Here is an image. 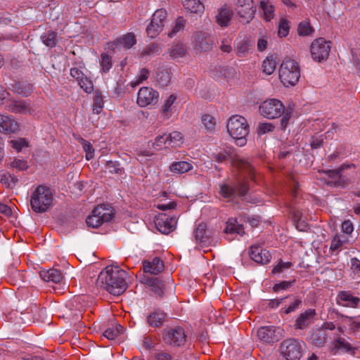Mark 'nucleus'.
Masks as SVG:
<instances>
[{
    "label": "nucleus",
    "mask_w": 360,
    "mask_h": 360,
    "mask_svg": "<svg viewBox=\"0 0 360 360\" xmlns=\"http://www.w3.org/2000/svg\"><path fill=\"white\" fill-rule=\"evenodd\" d=\"M11 90L18 95L29 96L32 92V86L28 82H15L11 84Z\"/></svg>",
    "instance_id": "28"
},
{
    "label": "nucleus",
    "mask_w": 360,
    "mask_h": 360,
    "mask_svg": "<svg viewBox=\"0 0 360 360\" xmlns=\"http://www.w3.org/2000/svg\"><path fill=\"white\" fill-rule=\"evenodd\" d=\"M186 23V20L182 17H178L175 22L174 25L172 27V30L167 32V35L169 37H173L175 36L179 32L182 31L185 27Z\"/></svg>",
    "instance_id": "44"
},
{
    "label": "nucleus",
    "mask_w": 360,
    "mask_h": 360,
    "mask_svg": "<svg viewBox=\"0 0 360 360\" xmlns=\"http://www.w3.org/2000/svg\"><path fill=\"white\" fill-rule=\"evenodd\" d=\"M301 303L300 299L295 298L289 306L282 308L281 311L285 314H290L298 309Z\"/></svg>",
    "instance_id": "60"
},
{
    "label": "nucleus",
    "mask_w": 360,
    "mask_h": 360,
    "mask_svg": "<svg viewBox=\"0 0 360 360\" xmlns=\"http://www.w3.org/2000/svg\"><path fill=\"white\" fill-rule=\"evenodd\" d=\"M220 188V194L221 196H223L225 198H231L235 192L236 189L232 188L231 186H229L226 184H221L219 186Z\"/></svg>",
    "instance_id": "58"
},
{
    "label": "nucleus",
    "mask_w": 360,
    "mask_h": 360,
    "mask_svg": "<svg viewBox=\"0 0 360 360\" xmlns=\"http://www.w3.org/2000/svg\"><path fill=\"white\" fill-rule=\"evenodd\" d=\"M349 241L348 237L336 234L331 240L330 250L332 251H340L342 247Z\"/></svg>",
    "instance_id": "36"
},
{
    "label": "nucleus",
    "mask_w": 360,
    "mask_h": 360,
    "mask_svg": "<svg viewBox=\"0 0 360 360\" xmlns=\"http://www.w3.org/2000/svg\"><path fill=\"white\" fill-rule=\"evenodd\" d=\"M250 256L257 263L266 264L271 260V255L269 250L259 245H254L250 248Z\"/></svg>",
    "instance_id": "21"
},
{
    "label": "nucleus",
    "mask_w": 360,
    "mask_h": 360,
    "mask_svg": "<svg viewBox=\"0 0 360 360\" xmlns=\"http://www.w3.org/2000/svg\"><path fill=\"white\" fill-rule=\"evenodd\" d=\"M40 276L44 281L47 282H53L54 283H60L62 279L60 271L54 269L41 271L40 273Z\"/></svg>",
    "instance_id": "33"
},
{
    "label": "nucleus",
    "mask_w": 360,
    "mask_h": 360,
    "mask_svg": "<svg viewBox=\"0 0 360 360\" xmlns=\"http://www.w3.org/2000/svg\"><path fill=\"white\" fill-rule=\"evenodd\" d=\"M327 184L334 187L345 188L359 179V170L354 164H343L340 168L323 172Z\"/></svg>",
    "instance_id": "2"
},
{
    "label": "nucleus",
    "mask_w": 360,
    "mask_h": 360,
    "mask_svg": "<svg viewBox=\"0 0 360 360\" xmlns=\"http://www.w3.org/2000/svg\"><path fill=\"white\" fill-rule=\"evenodd\" d=\"M183 143V136L179 131H173L169 134L159 136V148L164 145L165 148L179 147Z\"/></svg>",
    "instance_id": "20"
},
{
    "label": "nucleus",
    "mask_w": 360,
    "mask_h": 360,
    "mask_svg": "<svg viewBox=\"0 0 360 360\" xmlns=\"http://www.w3.org/2000/svg\"><path fill=\"white\" fill-rule=\"evenodd\" d=\"M268 39L269 36L267 34H261L259 37L257 44V49L258 51L262 52L266 50L268 46Z\"/></svg>",
    "instance_id": "61"
},
{
    "label": "nucleus",
    "mask_w": 360,
    "mask_h": 360,
    "mask_svg": "<svg viewBox=\"0 0 360 360\" xmlns=\"http://www.w3.org/2000/svg\"><path fill=\"white\" fill-rule=\"evenodd\" d=\"M331 49V42L323 38H318L313 41L310 47V52L314 60L321 62L326 60Z\"/></svg>",
    "instance_id": "11"
},
{
    "label": "nucleus",
    "mask_w": 360,
    "mask_h": 360,
    "mask_svg": "<svg viewBox=\"0 0 360 360\" xmlns=\"http://www.w3.org/2000/svg\"><path fill=\"white\" fill-rule=\"evenodd\" d=\"M176 97L174 94L169 95L165 101L160 112L162 120H168L171 117L174 108V104Z\"/></svg>",
    "instance_id": "27"
},
{
    "label": "nucleus",
    "mask_w": 360,
    "mask_h": 360,
    "mask_svg": "<svg viewBox=\"0 0 360 360\" xmlns=\"http://www.w3.org/2000/svg\"><path fill=\"white\" fill-rule=\"evenodd\" d=\"M213 41L211 36L204 32L198 31L194 34V46L199 51H208L212 49Z\"/></svg>",
    "instance_id": "15"
},
{
    "label": "nucleus",
    "mask_w": 360,
    "mask_h": 360,
    "mask_svg": "<svg viewBox=\"0 0 360 360\" xmlns=\"http://www.w3.org/2000/svg\"><path fill=\"white\" fill-rule=\"evenodd\" d=\"M293 283H294V281H284L279 283H276L273 287V290L275 292H277L280 291L281 290H286L288 288L291 287Z\"/></svg>",
    "instance_id": "64"
},
{
    "label": "nucleus",
    "mask_w": 360,
    "mask_h": 360,
    "mask_svg": "<svg viewBox=\"0 0 360 360\" xmlns=\"http://www.w3.org/2000/svg\"><path fill=\"white\" fill-rule=\"evenodd\" d=\"M176 203L169 202L168 203H160L159 210V232L163 234H169L176 229L177 224L176 214L174 213Z\"/></svg>",
    "instance_id": "5"
},
{
    "label": "nucleus",
    "mask_w": 360,
    "mask_h": 360,
    "mask_svg": "<svg viewBox=\"0 0 360 360\" xmlns=\"http://www.w3.org/2000/svg\"><path fill=\"white\" fill-rule=\"evenodd\" d=\"M1 183L8 188H14L18 183V177L9 172L4 173L1 176Z\"/></svg>",
    "instance_id": "42"
},
{
    "label": "nucleus",
    "mask_w": 360,
    "mask_h": 360,
    "mask_svg": "<svg viewBox=\"0 0 360 360\" xmlns=\"http://www.w3.org/2000/svg\"><path fill=\"white\" fill-rule=\"evenodd\" d=\"M300 77L298 63L292 59H285L279 68V79L285 86H294Z\"/></svg>",
    "instance_id": "6"
},
{
    "label": "nucleus",
    "mask_w": 360,
    "mask_h": 360,
    "mask_svg": "<svg viewBox=\"0 0 360 360\" xmlns=\"http://www.w3.org/2000/svg\"><path fill=\"white\" fill-rule=\"evenodd\" d=\"M170 75L171 72L167 68L162 69L160 72H159V85H167L170 82Z\"/></svg>",
    "instance_id": "54"
},
{
    "label": "nucleus",
    "mask_w": 360,
    "mask_h": 360,
    "mask_svg": "<svg viewBox=\"0 0 360 360\" xmlns=\"http://www.w3.org/2000/svg\"><path fill=\"white\" fill-rule=\"evenodd\" d=\"M127 273L117 266H107L98 276L103 288L113 295L123 293L127 287Z\"/></svg>",
    "instance_id": "1"
},
{
    "label": "nucleus",
    "mask_w": 360,
    "mask_h": 360,
    "mask_svg": "<svg viewBox=\"0 0 360 360\" xmlns=\"http://www.w3.org/2000/svg\"><path fill=\"white\" fill-rule=\"evenodd\" d=\"M192 169V164L186 161L174 162L169 166V171L175 174H183Z\"/></svg>",
    "instance_id": "32"
},
{
    "label": "nucleus",
    "mask_w": 360,
    "mask_h": 360,
    "mask_svg": "<svg viewBox=\"0 0 360 360\" xmlns=\"http://www.w3.org/2000/svg\"><path fill=\"white\" fill-rule=\"evenodd\" d=\"M78 84L79 86L87 94H91L94 91L92 82L86 76L79 79Z\"/></svg>",
    "instance_id": "51"
},
{
    "label": "nucleus",
    "mask_w": 360,
    "mask_h": 360,
    "mask_svg": "<svg viewBox=\"0 0 360 360\" xmlns=\"http://www.w3.org/2000/svg\"><path fill=\"white\" fill-rule=\"evenodd\" d=\"M136 44V35L132 32H128L120 36L113 41L115 48L120 49H129Z\"/></svg>",
    "instance_id": "22"
},
{
    "label": "nucleus",
    "mask_w": 360,
    "mask_h": 360,
    "mask_svg": "<svg viewBox=\"0 0 360 360\" xmlns=\"http://www.w3.org/2000/svg\"><path fill=\"white\" fill-rule=\"evenodd\" d=\"M18 129V124L11 116L0 115V132L14 133Z\"/></svg>",
    "instance_id": "23"
},
{
    "label": "nucleus",
    "mask_w": 360,
    "mask_h": 360,
    "mask_svg": "<svg viewBox=\"0 0 360 360\" xmlns=\"http://www.w3.org/2000/svg\"><path fill=\"white\" fill-rule=\"evenodd\" d=\"M236 11L243 22L249 23L255 17L257 7L253 0H237Z\"/></svg>",
    "instance_id": "13"
},
{
    "label": "nucleus",
    "mask_w": 360,
    "mask_h": 360,
    "mask_svg": "<svg viewBox=\"0 0 360 360\" xmlns=\"http://www.w3.org/2000/svg\"><path fill=\"white\" fill-rule=\"evenodd\" d=\"M261 115L268 119L281 117L285 111V106L281 101L271 98L262 102L259 108Z\"/></svg>",
    "instance_id": "10"
},
{
    "label": "nucleus",
    "mask_w": 360,
    "mask_h": 360,
    "mask_svg": "<svg viewBox=\"0 0 360 360\" xmlns=\"http://www.w3.org/2000/svg\"><path fill=\"white\" fill-rule=\"evenodd\" d=\"M147 323L149 326L156 328L158 327V311L154 309L146 316Z\"/></svg>",
    "instance_id": "59"
},
{
    "label": "nucleus",
    "mask_w": 360,
    "mask_h": 360,
    "mask_svg": "<svg viewBox=\"0 0 360 360\" xmlns=\"http://www.w3.org/2000/svg\"><path fill=\"white\" fill-rule=\"evenodd\" d=\"M205 225L203 224H199L195 230L194 231V237L197 242L203 243L205 242Z\"/></svg>",
    "instance_id": "56"
},
{
    "label": "nucleus",
    "mask_w": 360,
    "mask_h": 360,
    "mask_svg": "<svg viewBox=\"0 0 360 360\" xmlns=\"http://www.w3.org/2000/svg\"><path fill=\"white\" fill-rule=\"evenodd\" d=\"M233 71V69L228 68L215 67L214 69L211 70L210 75L214 79L219 80L223 77H229Z\"/></svg>",
    "instance_id": "38"
},
{
    "label": "nucleus",
    "mask_w": 360,
    "mask_h": 360,
    "mask_svg": "<svg viewBox=\"0 0 360 360\" xmlns=\"http://www.w3.org/2000/svg\"><path fill=\"white\" fill-rule=\"evenodd\" d=\"M149 72L146 69H142L136 78L131 82V86L132 87H135L140 84H141L143 81L146 80L148 77Z\"/></svg>",
    "instance_id": "53"
},
{
    "label": "nucleus",
    "mask_w": 360,
    "mask_h": 360,
    "mask_svg": "<svg viewBox=\"0 0 360 360\" xmlns=\"http://www.w3.org/2000/svg\"><path fill=\"white\" fill-rule=\"evenodd\" d=\"M226 235L236 233L243 236L245 233L243 226L238 223L236 218H230L227 222L224 229Z\"/></svg>",
    "instance_id": "29"
},
{
    "label": "nucleus",
    "mask_w": 360,
    "mask_h": 360,
    "mask_svg": "<svg viewBox=\"0 0 360 360\" xmlns=\"http://www.w3.org/2000/svg\"><path fill=\"white\" fill-rule=\"evenodd\" d=\"M233 16V11L231 6L224 4L217 9L214 16L216 23L221 27H226Z\"/></svg>",
    "instance_id": "17"
},
{
    "label": "nucleus",
    "mask_w": 360,
    "mask_h": 360,
    "mask_svg": "<svg viewBox=\"0 0 360 360\" xmlns=\"http://www.w3.org/2000/svg\"><path fill=\"white\" fill-rule=\"evenodd\" d=\"M169 56L172 58L183 57L186 53V49L181 43L174 44L168 50Z\"/></svg>",
    "instance_id": "40"
},
{
    "label": "nucleus",
    "mask_w": 360,
    "mask_h": 360,
    "mask_svg": "<svg viewBox=\"0 0 360 360\" xmlns=\"http://www.w3.org/2000/svg\"><path fill=\"white\" fill-rule=\"evenodd\" d=\"M156 93L149 87H142L139 89L137 95V104L141 107L150 105L156 101Z\"/></svg>",
    "instance_id": "19"
},
{
    "label": "nucleus",
    "mask_w": 360,
    "mask_h": 360,
    "mask_svg": "<svg viewBox=\"0 0 360 360\" xmlns=\"http://www.w3.org/2000/svg\"><path fill=\"white\" fill-rule=\"evenodd\" d=\"M158 11L153 13V18L146 28V33L148 37L155 39L158 36V23L155 21V15Z\"/></svg>",
    "instance_id": "49"
},
{
    "label": "nucleus",
    "mask_w": 360,
    "mask_h": 360,
    "mask_svg": "<svg viewBox=\"0 0 360 360\" xmlns=\"http://www.w3.org/2000/svg\"><path fill=\"white\" fill-rule=\"evenodd\" d=\"M103 108V97L100 94H96L94 98L93 111L96 114H99Z\"/></svg>",
    "instance_id": "55"
},
{
    "label": "nucleus",
    "mask_w": 360,
    "mask_h": 360,
    "mask_svg": "<svg viewBox=\"0 0 360 360\" xmlns=\"http://www.w3.org/2000/svg\"><path fill=\"white\" fill-rule=\"evenodd\" d=\"M338 304L346 307H356L359 302V299L353 296L351 293L345 291L340 292L337 296Z\"/></svg>",
    "instance_id": "24"
},
{
    "label": "nucleus",
    "mask_w": 360,
    "mask_h": 360,
    "mask_svg": "<svg viewBox=\"0 0 360 360\" xmlns=\"http://www.w3.org/2000/svg\"><path fill=\"white\" fill-rule=\"evenodd\" d=\"M305 344L298 340L289 339L280 346L281 353L287 360H299L305 350Z\"/></svg>",
    "instance_id": "9"
},
{
    "label": "nucleus",
    "mask_w": 360,
    "mask_h": 360,
    "mask_svg": "<svg viewBox=\"0 0 360 360\" xmlns=\"http://www.w3.org/2000/svg\"><path fill=\"white\" fill-rule=\"evenodd\" d=\"M275 127L270 122H262L258 124L257 133L259 135L265 134L266 133L273 131Z\"/></svg>",
    "instance_id": "57"
},
{
    "label": "nucleus",
    "mask_w": 360,
    "mask_h": 360,
    "mask_svg": "<svg viewBox=\"0 0 360 360\" xmlns=\"http://www.w3.org/2000/svg\"><path fill=\"white\" fill-rule=\"evenodd\" d=\"M42 42L48 47L53 48L56 44V33L53 31H49L41 35Z\"/></svg>",
    "instance_id": "47"
},
{
    "label": "nucleus",
    "mask_w": 360,
    "mask_h": 360,
    "mask_svg": "<svg viewBox=\"0 0 360 360\" xmlns=\"http://www.w3.org/2000/svg\"><path fill=\"white\" fill-rule=\"evenodd\" d=\"M283 336V330L273 326H262L257 330L258 338L264 342L273 343L278 341Z\"/></svg>",
    "instance_id": "14"
},
{
    "label": "nucleus",
    "mask_w": 360,
    "mask_h": 360,
    "mask_svg": "<svg viewBox=\"0 0 360 360\" xmlns=\"http://www.w3.org/2000/svg\"><path fill=\"white\" fill-rule=\"evenodd\" d=\"M314 32L309 20H303L299 23L297 27V34L300 36L306 37L311 35Z\"/></svg>",
    "instance_id": "46"
},
{
    "label": "nucleus",
    "mask_w": 360,
    "mask_h": 360,
    "mask_svg": "<svg viewBox=\"0 0 360 360\" xmlns=\"http://www.w3.org/2000/svg\"><path fill=\"white\" fill-rule=\"evenodd\" d=\"M122 330L123 327L120 324L115 323L103 332V336L108 340H115L122 332Z\"/></svg>",
    "instance_id": "39"
},
{
    "label": "nucleus",
    "mask_w": 360,
    "mask_h": 360,
    "mask_svg": "<svg viewBox=\"0 0 360 360\" xmlns=\"http://www.w3.org/2000/svg\"><path fill=\"white\" fill-rule=\"evenodd\" d=\"M201 122L204 128L208 131H214L217 125L216 118L209 114L202 116Z\"/></svg>",
    "instance_id": "45"
},
{
    "label": "nucleus",
    "mask_w": 360,
    "mask_h": 360,
    "mask_svg": "<svg viewBox=\"0 0 360 360\" xmlns=\"http://www.w3.org/2000/svg\"><path fill=\"white\" fill-rule=\"evenodd\" d=\"M143 274L141 283L146 285L150 290H158V257L152 259H145L143 262Z\"/></svg>",
    "instance_id": "7"
},
{
    "label": "nucleus",
    "mask_w": 360,
    "mask_h": 360,
    "mask_svg": "<svg viewBox=\"0 0 360 360\" xmlns=\"http://www.w3.org/2000/svg\"><path fill=\"white\" fill-rule=\"evenodd\" d=\"M277 63L273 56L266 57L262 63V71L266 75H271L276 70Z\"/></svg>",
    "instance_id": "41"
},
{
    "label": "nucleus",
    "mask_w": 360,
    "mask_h": 360,
    "mask_svg": "<svg viewBox=\"0 0 360 360\" xmlns=\"http://www.w3.org/2000/svg\"><path fill=\"white\" fill-rule=\"evenodd\" d=\"M164 342L173 347H181L186 342L187 336L183 328L176 326L165 330L162 334Z\"/></svg>",
    "instance_id": "12"
},
{
    "label": "nucleus",
    "mask_w": 360,
    "mask_h": 360,
    "mask_svg": "<svg viewBox=\"0 0 360 360\" xmlns=\"http://www.w3.org/2000/svg\"><path fill=\"white\" fill-rule=\"evenodd\" d=\"M184 9L191 13L202 15L205 6L200 0H182Z\"/></svg>",
    "instance_id": "26"
},
{
    "label": "nucleus",
    "mask_w": 360,
    "mask_h": 360,
    "mask_svg": "<svg viewBox=\"0 0 360 360\" xmlns=\"http://www.w3.org/2000/svg\"><path fill=\"white\" fill-rule=\"evenodd\" d=\"M11 94L3 86H0V105H5L10 101Z\"/></svg>",
    "instance_id": "63"
},
{
    "label": "nucleus",
    "mask_w": 360,
    "mask_h": 360,
    "mask_svg": "<svg viewBox=\"0 0 360 360\" xmlns=\"http://www.w3.org/2000/svg\"><path fill=\"white\" fill-rule=\"evenodd\" d=\"M112 207L105 205L96 207L87 217L86 223L88 226L98 228L105 222H109L112 219Z\"/></svg>",
    "instance_id": "8"
},
{
    "label": "nucleus",
    "mask_w": 360,
    "mask_h": 360,
    "mask_svg": "<svg viewBox=\"0 0 360 360\" xmlns=\"http://www.w3.org/2000/svg\"><path fill=\"white\" fill-rule=\"evenodd\" d=\"M316 315L314 309H308L301 313L295 321V329L304 330L309 327L314 323Z\"/></svg>",
    "instance_id": "18"
},
{
    "label": "nucleus",
    "mask_w": 360,
    "mask_h": 360,
    "mask_svg": "<svg viewBox=\"0 0 360 360\" xmlns=\"http://www.w3.org/2000/svg\"><path fill=\"white\" fill-rule=\"evenodd\" d=\"M251 45L248 41H243L239 44L236 49V55L238 57H245L250 50Z\"/></svg>",
    "instance_id": "52"
},
{
    "label": "nucleus",
    "mask_w": 360,
    "mask_h": 360,
    "mask_svg": "<svg viewBox=\"0 0 360 360\" xmlns=\"http://www.w3.org/2000/svg\"><path fill=\"white\" fill-rule=\"evenodd\" d=\"M263 11V18L266 22L271 21L275 16V6L269 1L262 0L259 4Z\"/></svg>",
    "instance_id": "30"
},
{
    "label": "nucleus",
    "mask_w": 360,
    "mask_h": 360,
    "mask_svg": "<svg viewBox=\"0 0 360 360\" xmlns=\"http://www.w3.org/2000/svg\"><path fill=\"white\" fill-rule=\"evenodd\" d=\"M11 146L15 149L17 152L21 151L24 148H27L29 146L27 140L24 138H18L12 139L9 141Z\"/></svg>",
    "instance_id": "48"
},
{
    "label": "nucleus",
    "mask_w": 360,
    "mask_h": 360,
    "mask_svg": "<svg viewBox=\"0 0 360 360\" xmlns=\"http://www.w3.org/2000/svg\"><path fill=\"white\" fill-rule=\"evenodd\" d=\"M174 290V283L170 277H168L165 281H159V297L162 295L167 296L172 295Z\"/></svg>",
    "instance_id": "34"
},
{
    "label": "nucleus",
    "mask_w": 360,
    "mask_h": 360,
    "mask_svg": "<svg viewBox=\"0 0 360 360\" xmlns=\"http://www.w3.org/2000/svg\"><path fill=\"white\" fill-rule=\"evenodd\" d=\"M10 167L17 172L25 171L29 165L26 159L22 158H15L10 163Z\"/></svg>",
    "instance_id": "43"
},
{
    "label": "nucleus",
    "mask_w": 360,
    "mask_h": 360,
    "mask_svg": "<svg viewBox=\"0 0 360 360\" xmlns=\"http://www.w3.org/2000/svg\"><path fill=\"white\" fill-rule=\"evenodd\" d=\"M30 202L35 213L46 212L54 205V191L46 185H38L31 191Z\"/></svg>",
    "instance_id": "3"
},
{
    "label": "nucleus",
    "mask_w": 360,
    "mask_h": 360,
    "mask_svg": "<svg viewBox=\"0 0 360 360\" xmlns=\"http://www.w3.org/2000/svg\"><path fill=\"white\" fill-rule=\"evenodd\" d=\"M229 135L236 141L239 146L246 144V136L249 134V124L246 119L238 115L231 117L226 124Z\"/></svg>",
    "instance_id": "4"
},
{
    "label": "nucleus",
    "mask_w": 360,
    "mask_h": 360,
    "mask_svg": "<svg viewBox=\"0 0 360 360\" xmlns=\"http://www.w3.org/2000/svg\"><path fill=\"white\" fill-rule=\"evenodd\" d=\"M5 109L16 114L32 115V113L30 103L23 100H13L11 98L6 104Z\"/></svg>",
    "instance_id": "16"
},
{
    "label": "nucleus",
    "mask_w": 360,
    "mask_h": 360,
    "mask_svg": "<svg viewBox=\"0 0 360 360\" xmlns=\"http://www.w3.org/2000/svg\"><path fill=\"white\" fill-rule=\"evenodd\" d=\"M290 262H283L282 261H280L278 264L274 266V268L272 270V274H280L283 271V270L289 269L291 266Z\"/></svg>",
    "instance_id": "62"
},
{
    "label": "nucleus",
    "mask_w": 360,
    "mask_h": 360,
    "mask_svg": "<svg viewBox=\"0 0 360 360\" xmlns=\"http://www.w3.org/2000/svg\"><path fill=\"white\" fill-rule=\"evenodd\" d=\"M290 30V22L284 17L280 18L278 23L277 34L279 38L286 37Z\"/></svg>",
    "instance_id": "35"
},
{
    "label": "nucleus",
    "mask_w": 360,
    "mask_h": 360,
    "mask_svg": "<svg viewBox=\"0 0 360 360\" xmlns=\"http://www.w3.org/2000/svg\"><path fill=\"white\" fill-rule=\"evenodd\" d=\"M73 136L82 144V148L85 152L86 159L87 160H91L94 156V149L91 143L76 134H73Z\"/></svg>",
    "instance_id": "37"
},
{
    "label": "nucleus",
    "mask_w": 360,
    "mask_h": 360,
    "mask_svg": "<svg viewBox=\"0 0 360 360\" xmlns=\"http://www.w3.org/2000/svg\"><path fill=\"white\" fill-rule=\"evenodd\" d=\"M331 335L330 332L318 328L311 334L310 339L315 346L322 347L327 342L328 338L332 339Z\"/></svg>",
    "instance_id": "25"
},
{
    "label": "nucleus",
    "mask_w": 360,
    "mask_h": 360,
    "mask_svg": "<svg viewBox=\"0 0 360 360\" xmlns=\"http://www.w3.org/2000/svg\"><path fill=\"white\" fill-rule=\"evenodd\" d=\"M235 167H236L241 172H246L248 174L250 178L253 176V167L252 165L245 158L237 157L233 162Z\"/></svg>",
    "instance_id": "31"
},
{
    "label": "nucleus",
    "mask_w": 360,
    "mask_h": 360,
    "mask_svg": "<svg viewBox=\"0 0 360 360\" xmlns=\"http://www.w3.org/2000/svg\"><path fill=\"white\" fill-rule=\"evenodd\" d=\"M101 70L103 72H108L112 68V58L107 53H102L101 55Z\"/></svg>",
    "instance_id": "50"
}]
</instances>
